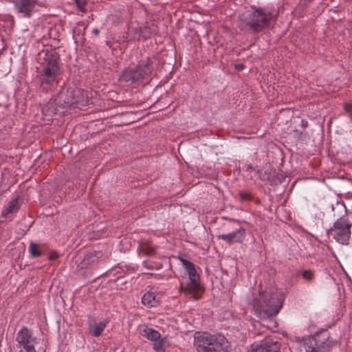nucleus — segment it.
Returning <instances> with one entry per match:
<instances>
[{"instance_id":"1","label":"nucleus","mask_w":352,"mask_h":352,"mask_svg":"<svg viewBox=\"0 0 352 352\" xmlns=\"http://www.w3.org/2000/svg\"><path fill=\"white\" fill-rule=\"evenodd\" d=\"M284 300L283 294L276 288H260L250 305L252 312L256 317L259 319H267L279 313Z\"/></svg>"},{"instance_id":"2","label":"nucleus","mask_w":352,"mask_h":352,"mask_svg":"<svg viewBox=\"0 0 352 352\" xmlns=\"http://www.w3.org/2000/svg\"><path fill=\"white\" fill-rule=\"evenodd\" d=\"M274 15L267 9L256 6L240 14L237 26L245 32L258 33L270 25Z\"/></svg>"},{"instance_id":"3","label":"nucleus","mask_w":352,"mask_h":352,"mask_svg":"<svg viewBox=\"0 0 352 352\" xmlns=\"http://www.w3.org/2000/svg\"><path fill=\"white\" fill-rule=\"evenodd\" d=\"M194 345L197 352H230V344L222 334L197 333Z\"/></svg>"},{"instance_id":"4","label":"nucleus","mask_w":352,"mask_h":352,"mask_svg":"<svg viewBox=\"0 0 352 352\" xmlns=\"http://www.w3.org/2000/svg\"><path fill=\"white\" fill-rule=\"evenodd\" d=\"M58 60L57 52L52 48H46L38 54L37 61L42 68V83L50 85L56 81L60 72Z\"/></svg>"},{"instance_id":"5","label":"nucleus","mask_w":352,"mask_h":352,"mask_svg":"<svg viewBox=\"0 0 352 352\" xmlns=\"http://www.w3.org/2000/svg\"><path fill=\"white\" fill-rule=\"evenodd\" d=\"M179 260L188 272V281L186 283H180L179 292L186 297L197 300L199 298L197 294L201 289L199 275L192 262L183 258Z\"/></svg>"},{"instance_id":"6","label":"nucleus","mask_w":352,"mask_h":352,"mask_svg":"<svg viewBox=\"0 0 352 352\" xmlns=\"http://www.w3.org/2000/svg\"><path fill=\"white\" fill-rule=\"evenodd\" d=\"M337 344L327 330H322L309 338L305 342V352H330Z\"/></svg>"},{"instance_id":"7","label":"nucleus","mask_w":352,"mask_h":352,"mask_svg":"<svg viewBox=\"0 0 352 352\" xmlns=\"http://www.w3.org/2000/svg\"><path fill=\"white\" fill-rule=\"evenodd\" d=\"M352 223L345 215L335 221L332 228L327 231L329 236L333 237L338 243L346 245L351 236Z\"/></svg>"},{"instance_id":"8","label":"nucleus","mask_w":352,"mask_h":352,"mask_svg":"<svg viewBox=\"0 0 352 352\" xmlns=\"http://www.w3.org/2000/svg\"><path fill=\"white\" fill-rule=\"evenodd\" d=\"M37 340L38 339L34 336L32 331L25 326L16 335V347L19 352H37L35 349Z\"/></svg>"},{"instance_id":"9","label":"nucleus","mask_w":352,"mask_h":352,"mask_svg":"<svg viewBox=\"0 0 352 352\" xmlns=\"http://www.w3.org/2000/svg\"><path fill=\"white\" fill-rule=\"evenodd\" d=\"M280 343L272 338H266L258 344H252L250 352H280Z\"/></svg>"},{"instance_id":"10","label":"nucleus","mask_w":352,"mask_h":352,"mask_svg":"<svg viewBox=\"0 0 352 352\" xmlns=\"http://www.w3.org/2000/svg\"><path fill=\"white\" fill-rule=\"evenodd\" d=\"M245 237V230L242 227H240L232 232L217 236V239H222L229 245L241 243L243 242Z\"/></svg>"},{"instance_id":"11","label":"nucleus","mask_w":352,"mask_h":352,"mask_svg":"<svg viewBox=\"0 0 352 352\" xmlns=\"http://www.w3.org/2000/svg\"><path fill=\"white\" fill-rule=\"evenodd\" d=\"M36 0H16L14 8L23 17H30L35 8Z\"/></svg>"},{"instance_id":"12","label":"nucleus","mask_w":352,"mask_h":352,"mask_svg":"<svg viewBox=\"0 0 352 352\" xmlns=\"http://www.w3.org/2000/svg\"><path fill=\"white\" fill-rule=\"evenodd\" d=\"M137 82L141 81L149 77L153 70V65L151 61L148 59L142 63L139 66L131 68Z\"/></svg>"},{"instance_id":"13","label":"nucleus","mask_w":352,"mask_h":352,"mask_svg":"<svg viewBox=\"0 0 352 352\" xmlns=\"http://www.w3.org/2000/svg\"><path fill=\"white\" fill-rule=\"evenodd\" d=\"M74 109L78 108L82 109L83 108L91 104V98L89 97L87 91L76 88L74 89Z\"/></svg>"},{"instance_id":"14","label":"nucleus","mask_w":352,"mask_h":352,"mask_svg":"<svg viewBox=\"0 0 352 352\" xmlns=\"http://www.w3.org/2000/svg\"><path fill=\"white\" fill-rule=\"evenodd\" d=\"M60 102L65 108L74 109L75 100H74V89H67L66 91L63 90L59 94Z\"/></svg>"},{"instance_id":"15","label":"nucleus","mask_w":352,"mask_h":352,"mask_svg":"<svg viewBox=\"0 0 352 352\" xmlns=\"http://www.w3.org/2000/svg\"><path fill=\"white\" fill-rule=\"evenodd\" d=\"M140 333L152 342L157 341L161 336L159 331L147 325H142L140 327Z\"/></svg>"},{"instance_id":"16","label":"nucleus","mask_w":352,"mask_h":352,"mask_svg":"<svg viewBox=\"0 0 352 352\" xmlns=\"http://www.w3.org/2000/svg\"><path fill=\"white\" fill-rule=\"evenodd\" d=\"M20 209L19 197L11 200L7 206H4L1 212V216L7 218L10 214L16 213Z\"/></svg>"},{"instance_id":"17","label":"nucleus","mask_w":352,"mask_h":352,"mask_svg":"<svg viewBox=\"0 0 352 352\" xmlns=\"http://www.w3.org/2000/svg\"><path fill=\"white\" fill-rule=\"evenodd\" d=\"M142 302L148 307H154L158 305L159 300L153 292L148 291L142 297Z\"/></svg>"},{"instance_id":"18","label":"nucleus","mask_w":352,"mask_h":352,"mask_svg":"<svg viewBox=\"0 0 352 352\" xmlns=\"http://www.w3.org/2000/svg\"><path fill=\"white\" fill-rule=\"evenodd\" d=\"M109 323L108 320H103L100 322L95 325L91 324H89V331L94 337H99L102 335V332L107 327Z\"/></svg>"},{"instance_id":"19","label":"nucleus","mask_w":352,"mask_h":352,"mask_svg":"<svg viewBox=\"0 0 352 352\" xmlns=\"http://www.w3.org/2000/svg\"><path fill=\"white\" fill-rule=\"evenodd\" d=\"M45 250L44 244H38L34 242H31L29 246V252L32 257L36 258L43 255Z\"/></svg>"},{"instance_id":"20","label":"nucleus","mask_w":352,"mask_h":352,"mask_svg":"<svg viewBox=\"0 0 352 352\" xmlns=\"http://www.w3.org/2000/svg\"><path fill=\"white\" fill-rule=\"evenodd\" d=\"M120 80L121 81L126 82L128 85H131L137 82V78H135L131 68L126 69L122 73L120 77Z\"/></svg>"},{"instance_id":"21","label":"nucleus","mask_w":352,"mask_h":352,"mask_svg":"<svg viewBox=\"0 0 352 352\" xmlns=\"http://www.w3.org/2000/svg\"><path fill=\"white\" fill-rule=\"evenodd\" d=\"M153 349L155 352H166V338H162V336L157 341L153 342Z\"/></svg>"},{"instance_id":"22","label":"nucleus","mask_w":352,"mask_h":352,"mask_svg":"<svg viewBox=\"0 0 352 352\" xmlns=\"http://www.w3.org/2000/svg\"><path fill=\"white\" fill-rule=\"evenodd\" d=\"M102 256L100 252H90L86 255L84 258V262L87 264L94 263Z\"/></svg>"},{"instance_id":"23","label":"nucleus","mask_w":352,"mask_h":352,"mask_svg":"<svg viewBox=\"0 0 352 352\" xmlns=\"http://www.w3.org/2000/svg\"><path fill=\"white\" fill-rule=\"evenodd\" d=\"M302 277L308 282H311L314 278V274L311 270H305L302 273Z\"/></svg>"},{"instance_id":"24","label":"nucleus","mask_w":352,"mask_h":352,"mask_svg":"<svg viewBox=\"0 0 352 352\" xmlns=\"http://www.w3.org/2000/svg\"><path fill=\"white\" fill-rule=\"evenodd\" d=\"M246 171H253L256 175H259L261 174V170L253 167L251 164H248L245 166Z\"/></svg>"},{"instance_id":"25","label":"nucleus","mask_w":352,"mask_h":352,"mask_svg":"<svg viewBox=\"0 0 352 352\" xmlns=\"http://www.w3.org/2000/svg\"><path fill=\"white\" fill-rule=\"evenodd\" d=\"M239 196L241 200L246 201L251 199V195L247 192H239Z\"/></svg>"},{"instance_id":"26","label":"nucleus","mask_w":352,"mask_h":352,"mask_svg":"<svg viewBox=\"0 0 352 352\" xmlns=\"http://www.w3.org/2000/svg\"><path fill=\"white\" fill-rule=\"evenodd\" d=\"M336 206L338 209L342 210L345 213H346V208L343 203L338 201L336 204Z\"/></svg>"},{"instance_id":"27","label":"nucleus","mask_w":352,"mask_h":352,"mask_svg":"<svg viewBox=\"0 0 352 352\" xmlns=\"http://www.w3.org/2000/svg\"><path fill=\"white\" fill-rule=\"evenodd\" d=\"M57 258L58 254L56 252H52L49 256L50 260H56Z\"/></svg>"},{"instance_id":"28","label":"nucleus","mask_w":352,"mask_h":352,"mask_svg":"<svg viewBox=\"0 0 352 352\" xmlns=\"http://www.w3.org/2000/svg\"><path fill=\"white\" fill-rule=\"evenodd\" d=\"M344 107V110L346 112H349L351 111V109H352V104H345Z\"/></svg>"},{"instance_id":"29","label":"nucleus","mask_w":352,"mask_h":352,"mask_svg":"<svg viewBox=\"0 0 352 352\" xmlns=\"http://www.w3.org/2000/svg\"><path fill=\"white\" fill-rule=\"evenodd\" d=\"M143 265L144 267L148 269V270H153V265H150V264H148L147 262H143Z\"/></svg>"},{"instance_id":"30","label":"nucleus","mask_w":352,"mask_h":352,"mask_svg":"<svg viewBox=\"0 0 352 352\" xmlns=\"http://www.w3.org/2000/svg\"><path fill=\"white\" fill-rule=\"evenodd\" d=\"M78 6H83L85 3V0H76Z\"/></svg>"},{"instance_id":"31","label":"nucleus","mask_w":352,"mask_h":352,"mask_svg":"<svg viewBox=\"0 0 352 352\" xmlns=\"http://www.w3.org/2000/svg\"><path fill=\"white\" fill-rule=\"evenodd\" d=\"M99 32H100V31H99V30H98V29H96H96H94V30H92V33H93L95 36H98V34H99Z\"/></svg>"},{"instance_id":"32","label":"nucleus","mask_w":352,"mask_h":352,"mask_svg":"<svg viewBox=\"0 0 352 352\" xmlns=\"http://www.w3.org/2000/svg\"><path fill=\"white\" fill-rule=\"evenodd\" d=\"M301 125L303 127H306L307 126V122L305 121V120H302L301 121Z\"/></svg>"},{"instance_id":"33","label":"nucleus","mask_w":352,"mask_h":352,"mask_svg":"<svg viewBox=\"0 0 352 352\" xmlns=\"http://www.w3.org/2000/svg\"><path fill=\"white\" fill-rule=\"evenodd\" d=\"M153 252H154V250H149V251H147V252H146V254L147 255H151Z\"/></svg>"},{"instance_id":"34","label":"nucleus","mask_w":352,"mask_h":352,"mask_svg":"<svg viewBox=\"0 0 352 352\" xmlns=\"http://www.w3.org/2000/svg\"><path fill=\"white\" fill-rule=\"evenodd\" d=\"M243 65H236V68L237 69H243Z\"/></svg>"},{"instance_id":"35","label":"nucleus","mask_w":352,"mask_h":352,"mask_svg":"<svg viewBox=\"0 0 352 352\" xmlns=\"http://www.w3.org/2000/svg\"><path fill=\"white\" fill-rule=\"evenodd\" d=\"M312 1H313V0H303V2H304L305 3H309V2Z\"/></svg>"},{"instance_id":"36","label":"nucleus","mask_w":352,"mask_h":352,"mask_svg":"<svg viewBox=\"0 0 352 352\" xmlns=\"http://www.w3.org/2000/svg\"><path fill=\"white\" fill-rule=\"evenodd\" d=\"M351 122H352V115L351 116Z\"/></svg>"}]
</instances>
